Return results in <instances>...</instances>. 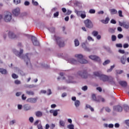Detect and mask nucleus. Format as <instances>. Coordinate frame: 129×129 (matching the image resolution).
Listing matches in <instances>:
<instances>
[{
  "instance_id": "nucleus-1",
  "label": "nucleus",
  "mask_w": 129,
  "mask_h": 129,
  "mask_svg": "<svg viewBox=\"0 0 129 129\" xmlns=\"http://www.w3.org/2000/svg\"><path fill=\"white\" fill-rule=\"evenodd\" d=\"M13 52L15 54H16L17 57H20V58L24 59V62H25L26 65H28V63H30V54L27 53L25 55L23 54V50L21 49L20 52H19L18 51H17L16 49H13Z\"/></svg>"
},
{
  "instance_id": "nucleus-2",
  "label": "nucleus",
  "mask_w": 129,
  "mask_h": 129,
  "mask_svg": "<svg viewBox=\"0 0 129 129\" xmlns=\"http://www.w3.org/2000/svg\"><path fill=\"white\" fill-rule=\"evenodd\" d=\"M75 57L78 58V60H75L74 58H71L69 60V62L72 64L77 65L80 62L81 64H86L88 63V60L84 59V56L82 54H76Z\"/></svg>"
},
{
  "instance_id": "nucleus-3",
  "label": "nucleus",
  "mask_w": 129,
  "mask_h": 129,
  "mask_svg": "<svg viewBox=\"0 0 129 129\" xmlns=\"http://www.w3.org/2000/svg\"><path fill=\"white\" fill-rule=\"evenodd\" d=\"M94 76H97L99 78L100 80L103 81V82H107L109 81V79L110 77H108L105 75H102L100 73L98 72H95L94 73Z\"/></svg>"
},
{
  "instance_id": "nucleus-4",
  "label": "nucleus",
  "mask_w": 129,
  "mask_h": 129,
  "mask_svg": "<svg viewBox=\"0 0 129 129\" xmlns=\"http://www.w3.org/2000/svg\"><path fill=\"white\" fill-rule=\"evenodd\" d=\"M54 38L55 39L57 45H58L59 47H64V41H62L61 38L58 36H56V35H54Z\"/></svg>"
},
{
  "instance_id": "nucleus-5",
  "label": "nucleus",
  "mask_w": 129,
  "mask_h": 129,
  "mask_svg": "<svg viewBox=\"0 0 129 129\" xmlns=\"http://www.w3.org/2000/svg\"><path fill=\"white\" fill-rule=\"evenodd\" d=\"M12 18V14L11 13V12H7L4 17L5 22L7 23L10 22L11 21Z\"/></svg>"
},
{
  "instance_id": "nucleus-6",
  "label": "nucleus",
  "mask_w": 129,
  "mask_h": 129,
  "mask_svg": "<svg viewBox=\"0 0 129 129\" xmlns=\"http://www.w3.org/2000/svg\"><path fill=\"white\" fill-rule=\"evenodd\" d=\"M84 24L85 25V26L87 28H93V25L92 22L89 20V19H86L84 21Z\"/></svg>"
},
{
  "instance_id": "nucleus-7",
  "label": "nucleus",
  "mask_w": 129,
  "mask_h": 129,
  "mask_svg": "<svg viewBox=\"0 0 129 129\" xmlns=\"http://www.w3.org/2000/svg\"><path fill=\"white\" fill-rule=\"evenodd\" d=\"M78 75L83 79H87L88 78V73H87V71H83V72L81 71H78Z\"/></svg>"
},
{
  "instance_id": "nucleus-8",
  "label": "nucleus",
  "mask_w": 129,
  "mask_h": 129,
  "mask_svg": "<svg viewBox=\"0 0 129 129\" xmlns=\"http://www.w3.org/2000/svg\"><path fill=\"white\" fill-rule=\"evenodd\" d=\"M31 41H32L33 45L38 46L40 45L39 42L38 41L37 39L34 36H31Z\"/></svg>"
},
{
  "instance_id": "nucleus-9",
  "label": "nucleus",
  "mask_w": 129,
  "mask_h": 129,
  "mask_svg": "<svg viewBox=\"0 0 129 129\" xmlns=\"http://www.w3.org/2000/svg\"><path fill=\"white\" fill-rule=\"evenodd\" d=\"M89 58L92 60L96 61L99 63H100L101 59L99 56H96L95 55H91L89 56Z\"/></svg>"
},
{
  "instance_id": "nucleus-10",
  "label": "nucleus",
  "mask_w": 129,
  "mask_h": 129,
  "mask_svg": "<svg viewBox=\"0 0 129 129\" xmlns=\"http://www.w3.org/2000/svg\"><path fill=\"white\" fill-rule=\"evenodd\" d=\"M12 14L14 16L17 17L20 14V9L19 8H17L12 10Z\"/></svg>"
},
{
  "instance_id": "nucleus-11",
  "label": "nucleus",
  "mask_w": 129,
  "mask_h": 129,
  "mask_svg": "<svg viewBox=\"0 0 129 129\" xmlns=\"http://www.w3.org/2000/svg\"><path fill=\"white\" fill-rule=\"evenodd\" d=\"M119 26L123 27H124V28H125L126 29H128L129 28V23L128 22H121L120 21H119Z\"/></svg>"
},
{
  "instance_id": "nucleus-12",
  "label": "nucleus",
  "mask_w": 129,
  "mask_h": 129,
  "mask_svg": "<svg viewBox=\"0 0 129 129\" xmlns=\"http://www.w3.org/2000/svg\"><path fill=\"white\" fill-rule=\"evenodd\" d=\"M37 99H38L37 97L30 98L27 99L26 101H27L28 103H36Z\"/></svg>"
},
{
  "instance_id": "nucleus-13",
  "label": "nucleus",
  "mask_w": 129,
  "mask_h": 129,
  "mask_svg": "<svg viewBox=\"0 0 129 129\" xmlns=\"http://www.w3.org/2000/svg\"><path fill=\"white\" fill-rule=\"evenodd\" d=\"M113 110L119 112H121L123 110V108L121 106H113Z\"/></svg>"
},
{
  "instance_id": "nucleus-14",
  "label": "nucleus",
  "mask_w": 129,
  "mask_h": 129,
  "mask_svg": "<svg viewBox=\"0 0 129 129\" xmlns=\"http://www.w3.org/2000/svg\"><path fill=\"white\" fill-rule=\"evenodd\" d=\"M9 37L10 39H16L18 38V36L15 34L13 32H9Z\"/></svg>"
},
{
  "instance_id": "nucleus-15",
  "label": "nucleus",
  "mask_w": 129,
  "mask_h": 129,
  "mask_svg": "<svg viewBox=\"0 0 129 129\" xmlns=\"http://www.w3.org/2000/svg\"><path fill=\"white\" fill-rule=\"evenodd\" d=\"M92 100H93L94 102H100V100H99V99L98 98V96L96 97V95L95 94H93L92 95Z\"/></svg>"
},
{
  "instance_id": "nucleus-16",
  "label": "nucleus",
  "mask_w": 129,
  "mask_h": 129,
  "mask_svg": "<svg viewBox=\"0 0 129 129\" xmlns=\"http://www.w3.org/2000/svg\"><path fill=\"white\" fill-rule=\"evenodd\" d=\"M107 82L111 83V84H112V85H115V83L114 81V79L112 77H109Z\"/></svg>"
},
{
  "instance_id": "nucleus-17",
  "label": "nucleus",
  "mask_w": 129,
  "mask_h": 129,
  "mask_svg": "<svg viewBox=\"0 0 129 129\" xmlns=\"http://www.w3.org/2000/svg\"><path fill=\"white\" fill-rule=\"evenodd\" d=\"M119 84L122 87H126L127 86V83L125 81H120Z\"/></svg>"
},
{
  "instance_id": "nucleus-18",
  "label": "nucleus",
  "mask_w": 129,
  "mask_h": 129,
  "mask_svg": "<svg viewBox=\"0 0 129 129\" xmlns=\"http://www.w3.org/2000/svg\"><path fill=\"white\" fill-rule=\"evenodd\" d=\"M126 57L123 55L120 57V62L122 63V64H125V61H126Z\"/></svg>"
},
{
  "instance_id": "nucleus-19",
  "label": "nucleus",
  "mask_w": 129,
  "mask_h": 129,
  "mask_svg": "<svg viewBox=\"0 0 129 129\" xmlns=\"http://www.w3.org/2000/svg\"><path fill=\"white\" fill-rule=\"evenodd\" d=\"M110 19L109 18H106L105 20H102L101 21V23L104 24H107L109 23Z\"/></svg>"
},
{
  "instance_id": "nucleus-20",
  "label": "nucleus",
  "mask_w": 129,
  "mask_h": 129,
  "mask_svg": "<svg viewBox=\"0 0 129 129\" xmlns=\"http://www.w3.org/2000/svg\"><path fill=\"white\" fill-rule=\"evenodd\" d=\"M24 110L28 111L31 109V107L29 104H25L24 105Z\"/></svg>"
},
{
  "instance_id": "nucleus-21",
  "label": "nucleus",
  "mask_w": 129,
  "mask_h": 129,
  "mask_svg": "<svg viewBox=\"0 0 129 129\" xmlns=\"http://www.w3.org/2000/svg\"><path fill=\"white\" fill-rule=\"evenodd\" d=\"M24 87H25L26 88L32 89L35 87V86L34 85L26 84L25 85V86H24Z\"/></svg>"
},
{
  "instance_id": "nucleus-22",
  "label": "nucleus",
  "mask_w": 129,
  "mask_h": 129,
  "mask_svg": "<svg viewBox=\"0 0 129 129\" xmlns=\"http://www.w3.org/2000/svg\"><path fill=\"white\" fill-rule=\"evenodd\" d=\"M111 15H115L117 13V11L114 9H112L110 10Z\"/></svg>"
},
{
  "instance_id": "nucleus-23",
  "label": "nucleus",
  "mask_w": 129,
  "mask_h": 129,
  "mask_svg": "<svg viewBox=\"0 0 129 129\" xmlns=\"http://www.w3.org/2000/svg\"><path fill=\"white\" fill-rule=\"evenodd\" d=\"M26 94H28V95L31 96H34V91H26Z\"/></svg>"
},
{
  "instance_id": "nucleus-24",
  "label": "nucleus",
  "mask_w": 129,
  "mask_h": 129,
  "mask_svg": "<svg viewBox=\"0 0 129 129\" xmlns=\"http://www.w3.org/2000/svg\"><path fill=\"white\" fill-rule=\"evenodd\" d=\"M42 115V113L41 111H37L36 112V116L38 117H41Z\"/></svg>"
},
{
  "instance_id": "nucleus-25",
  "label": "nucleus",
  "mask_w": 129,
  "mask_h": 129,
  "mask_svg": "<svg viewBox=\"0 0 129 129\" xmlns=\"http://www.w3.org/2000/svg\"><path fill=\"white\" fill-rule=\"evenodd\" d=\"M58 111H60L59 109L54 110V112L52 113L53 116H57L58 115Z\"/></svg>"
},
{
  "instance_id": "nucleus-26",
  "label": "nucleus",
  "mask_w": 129,
  "mask_h": 129,
  "mask_svg": "<svg viewBox=\"0 0 129 129\" xmlns=\"http://www.w3.org/2000/svg\"><path fill=\"white\" fill-rule=\"evenodd\" d=\"M75 45L76 47L79 46V45H80V42L79 41V40L77 39H75Z\"/></svg>"
},
{
  "instance_id": "nucleus-27",
  "label": "nucleus",
  "mask_w": 129,
  "mask_h": 129,
  "mask_svg": "<svg viewBox=\"0 0 129 129\" xmlns=\"http://www.w3.org/2000/svg\"><path fill=\"white\" fill-rule=\"evenodd\" d=\"M115 30H116V28H109L108 32L111 34H114L115 32Z\"/></svg>"
},
{
  "instance_id": "nucleus-28",
  "label": "nucleus",
  "mask_w": 129,
  "mask_h": 129,
  "mask_svg": "<svg viewBox=\"0 0 129 129\" xmlns=\"http://www.w3.org/2000/svg\"><path fill=\"white\" fill-rule=\"evenodd\" d=\"M0 73H2V74H7V72L6 69H3L0 68Z\"/></svg>"
},
{
  "instance_id": "nucleus-29",
  "label": "nucleus",
  "mask_w": 129,
  "mask_h": 129,
  "mask_svg": "<svg viewBox=\"0 0 129 129\" xmlns=\"http://www.w3.org/2000/svg\"><path fill=\"white\" fill-rule=\"evenodd\" d=\"M81 104V102L79 100H77L75 101V105L76 107H78L79 105Z\"/></svg>"
},
{
  "instance_id": "nucleus-30",
  "label": "nucleus",
  "mask_w": 129,
  "mask_h": 129,
  "mask_svg": "<svg viewBox=\"0 0 129 129\" xmlns=\"http://www.w3.org/2000/svg\"><path fill=\"white\" fill-rule=\"evenodd\" d=\"M98 98H99V102L101 101L102 102H104L105 101V99L102 98L100 96H98Z\"/></svg>"
},
{
  "instance_id": "nucleus-31",
  "label": "nucleus",
  "mask_w": 129,
  "mask_h": 129,
  "mask_svg": "<svg viewBox=\"0 0 129 129\" xmlns=\"http://www.w3.org/2000/svg\"><path fill=\"white\" fill-rule=\"evenodd\" d=\"M92 35H93L94 36L96 37L97 36H98V32L96 31H93V32H92Z\"/></svg>"
},
{
  "instance_id": "nucleus-32",
  "label": "nucleus",
  "mask_w": 129,
  "mask_h": 129,
  "mask_svg": "<svg viewBox=\"0 0 129 129\" xmlns=\"http://www.w3.org/2000/svg\"><path fill=\"white\" fill-rule=\"evenodd\" d=\"M110 63V60H106L105 61H104V62L103 63V66H106L108 64H109Z\"/></svg>"
},
{
  "instance_id": "nucleus-33",
  "label": "nucleus",
  "mask_w": 129,
  "mask_h": 129,
  "mask_svg": "<svg viewBox=\"0 0 129 129\" xmlns=\"http://www.w3.org/2000/svg\"><path fill=\"white\" fill-rule=\"evenodd\" d=\"M59 125H60L61 126H64L65 125L64 121L62 120L59 121Z\"/></svg>"
},
{
  "instance_id": "nucleus-34",
  "label": "nucleus",
  "mask_w": 129,
  "mask_h": 129,
  "mask_svg": "<svg viewBox=\"0 0 129 129\" xmlns=\"http://www.w3.org/2000/svg\"><path fill=\"white\" fill-rule=\"evenodd\" d=\"M21 3V0H14V3L15 5H18Z\"/></svg>"
},
{
  "instance_id": "nucleus-35",
  "label": "nucleus",
  "mask_w": 129,
  "mask_h": 129,
  "mask_svg": "<svg viewBox=\"0 0 129 129\" xmlns=\"http://www.w3.org/2000/svg\"><path fill=\"white\" fill-rule=\"evenodd\" d=\"M49 30L50 32H51V33H54L55 32V28L54 27H51L49 29Z\"/></svg>"
},
{
  "instance_id": "nucleus-36",
  "label": "nucleus",
  "mask_w": 129,
  "mask_h": 129,
  "mask_svg": "<svg viewBox=\"0 0 129 129\" xmlns=\"http://www.w3.org/2000/svg\"><path fill=\"white\" fill-rule=\"evenodd\" d=\"M124 109L125 111H127L129 110V106L126 105H124Z\"/></svg>"
},
{
  "instance_id": "nucleus-37",
  "label": "nucleus",
  "mask_w": 129,
  "mask_h": 129,
  "mask_svg": "<svg viewBox=\"0 0 129 129\" xmlns=\"http://www.w3.org/2000/svg\"><path fill=\"white\" fill-rule=\"evenodd\" d=\"M74 80V78L73 77H69V82L71 83H73L74 82L72 80Z\"/></svg>"
},
{
  "instance_id": "nucleus-38",
  "label": "nucleus",
  "mask_w": 129,
  "mask_h": 129,
  "mask_svg": "<svg viewBox=\"0 0 129 129\" xmlns=\"http://www.w3.org/2000/svg\"><path fill=\"white\" fill-rule=\"evenodd\" d=\"M95 12L96 11L94 9H91L89 11V14H95Z\"/></svg>"
},
{
  "instance_id": "nucleus-39",
  "label": "nucleus",
  "mask_w": 129,
  "mask_h": 129,
  "mask_svg": "<svg viewBox=\"0 0 129 129\" xmlns=\"http://www.w3.org/2000/svg\"><path fill=\"white\" fill-rule=\"evenodd\" d=\"M12 78H14V79L18 78V75H16L15 74H12Z\"/></svg>"
},
{
  "instance_id": "nucleus-40",
  "label": "nucleus",
  "mask_w": 129,
  "mask_h": 129,
  "mask_svg": "<svg viewBox=\"0 0 129 129\" xmlns=\"http://www.w3.org/2000/svg\"><path fill=\"white\" fill-rule=\"evenodd\" d=\"M14 83L16 85H20L21 83V81L20 80H15V82Z\"/></svg>"
},
{
  "instance_id": "nucleus-41",
  "label": "nucleus",
  "mask_w": 129,
  "mask_h": 129,
  "mask_svg": "<svg viewBox=\"0 0 129 129\" xmlns=\"http://www.w3.org/2000/svg\"><path fill=\"white\" fill-rule=\"evenodd\" d=\"M111 39H112V41H115L116 40V36L113 35H112Z\"/></svg>"
},
{
  "instance_id": "nucleus-42",
  "label": "nucleus",
  "mask_w": 129,
  "mask_h": 129,
  "mask_svg": "<svg viewBox=\"0 0 129 129\" xmlns=\"http://www.w3.org/2000/svg\"><path fill=\"white\" fill-rule=\"evenodd\" d=\"M59 15V12H56V13H55L53 14V17H54V18H56V17H58Z\"/></svg>"
},
{
  "instance_id": "nucleus-43",
  "label": "nucleus",
  "mask_w": 129,
  "mask_h": 129,
  "mask_svg": "<svg viewBox=\"0 0 129 129\" xmlns=\"http://www.w3.org/2000/svg\"><path fill=\"white\" fill-rule=\"evenodd\" d=\"M115 46L118 48H122V47L121 43H117L116 44Z\"/></svg>"
},
{
  "instance_id": "nucleus-44",
  "label": "nucleus",
  "mask_w": 129,
  "mask_h": 129,
  "mask_svg": "<svg viewBox=\"0 0 129 129\" xmlns=\"http://www.w3.org/2000/svg\"><path fill=\"white\" fill-rule=\"evenodd\" d=\"M68 127L70 129H74V124H70L68 126Z\"/></svg>"
},
{
  "instance_id": "nucleus-45",
  "label": "nucleus",
  "mask_w": 129,
  "mask_h": 129,
  "mask_svg": "<svg viewBox=\"0 0 129 129\" xmlns=\"http://www.w3.org/2000/svg\"><path fill=\"white\" fill-rule=\"evenodd\" d=\"M32 4L35 6L39 5V4L37 2H35L34 0H32Z\"/></svg>"
},
{
  "instance_id": "nucleus-46",
  "label": "nucleus",
  "mask_w": 129,
  "mask_h": 129,
  "mask_svg": "<svg viewBox=\"0 0 129 129\" xmlns=\"http://www.w3.org/2000/svg\"><path fill=\"white\" fill-rule=\"evenodd\" d=\"M80 17L81 18H82V19H85L86 17L85 12H84V14H81Z\"/></svg>"
},
{
  "instance_id": "nucleus-47",
  "label": "nucleus",
  "mask_w": 129,
  "mask_h": 129,
  "mask_svg": "<svg viewBox=\"0 0 129 129\" xmlns=\"http://www.w3.org/2000/svg\"><path fill=\"white\" fill-rule=\"evenodd\" d=\"M29 121H30V122L31 123L34 122V118L33 117H30L29 118Z\"/></svg>"
},
{
  "instance_id": "nucleus-48",
  "label": "nucleus",
  "mask_w": 129,
  "mask_h": 129,
  "mask_svg": "<svg viewBox=\"0 0 129 129\" xmlns=\"http://www.w3.org/2000/svg\"><path fill=\"white\" fill-rule=\"evenodd\" d=\"M114 66H111L110 67V69H108V70H107V72H111L112 71V69H114Z\"/></svg>"
},
{
  "instance_id": "nucleus-49",
  "label": "nucleus",
  "mask_w": 129,
  "mask_h": 129,
  "mask_svg": "<svg viewBox=\"0 0 129 129\" xmlns=\"http://www.w3.org/2000/svg\"><path fill=\"white\" fill-rule=\"evenodd\" d=\"M123 35H122L121 34H118V35H117V38L119 39H121V38H123Z\"/></svg>"
},
{
  "instance_id": "nucleus-50",
  "label": "nucleus",
  "mask_w": 129,
  "mask_h": 129,
  "mask_svg": "<svg viewBox=\"0 0 129 129\" xmlns=\"http://www.w3.org/2000/svg\"><path fill=\"white\" fill-rule=\"evenodd\" d=\"M129 47L128 43H124V45H123V47L124 48H127Z\"/></svg>"
},
{
  "instance_id": "nucleus-51",
  "label": "nucleus",
  "mask_w": 129,
  "mask_h": 129,
  "mask_svg": "<svg viewBox=\"0 0 129 129\" xmlns=\"http://www.w3.org/2000/svg\"><path fill=\"white\" fill-rule=\"evenodd\" d=\"M118 14H119V16L120 17H123V15L122 14V11L121 10L118 11Z\"/></svg>"
},
{
  "instance_id": "nucleus-52",
  "label": "nucleus",
  "mask_w": 129,
  "mask_h": 129,
  "mask_svg": "<svg viewBox=\"0 0 129 129\" xmlns=\"http://www.w3.org/2000/svg\"><path fill=\"white\" fill-rule=\"evenodd\" d=\"M82 89L83 91H86L88 90V86H84V87H82Z\"/></svg>"
},
{
  "instance_id": "nucleus-53",
  "label": "nucleus",
  "mask_w": 129,
  "mask_h": 129,
  "mask_svg": "<svg viewBox=\"0 0 129 129\" xmlns=\"http://www.w3.org/2000/svg\"><path fill=\"white\" fill-rule=\"evenodd\" d=\"M110 23L113 24H116V21H115L114 19H112L110 21Z\"/></svg>"
},
{
  "instance_id": "nucleus-54",
  "label": "nucleus",
  "mask_w": 129,
  "mask_h": 129,
  "mask_svg": "<svg viewBox=\"0 0 129 129\" xmlns=\"http://www.w3.org/2000/svg\"><path fill=\"white\" fill-rule=\"evenodd\" d=\"M55 127V124H54L53 123H52L51 126H50V129H54V128Z\"/></svg>"
},
{
  "instance_id": "nucleus-55",
  "label": "nucleus",
  "mask_w": 129,
  "mask_h": 129,
  "mask_svg": "<svg viewBox=\"0 0 129 129\" xmlns=\"http://www.w3.org/2000/svg\"><path fill=\"white\" fill-rule=\"evenodd\" d=\"M118 52H119L120 54H124V50L119 49V50H118Z\"/></svg>"
},
{
  "instance_id": "nucleus-56",
  "label": "nucleus",
  "mask_w": 129,
  "mask_h": 129,
  "mask_svg": "<svg viewBox=\"0 0 129 129\" xmlns=\"http://www.w3.org/2000/svg\"><path fill=\"white\" fill-rule=\"evenodd\" d=\"M27 99V97L25 96V94L22 95V99L23 100H25Z\"/></svg>"
},
{
  "instance_id": "nucleus-57",
  "label": "nucleus",
  "mask_w": 129,
  "mask_h": 129,
  "mask_svg": "<svg viewBox=\"0 0 129 129\" xmlns=\"http://www.w3.org/2000/svg\"><path fill=\"white\" fill-rule=\"evenodd\" d=\"M105 111L108 113H109L111 111V110L110 109V108L109 107H106L105 108Z\"/></svg>"
},
{
  "instance_id": "nucleus-58",
  "label": "nucleus",
  "mask_w": 129,
  "mask_h": 129,
  "mask_svg": "<svg viewBox=\"0 0 129 129\" xmlns=\"http://www.w3.org/2000/svg\"><path fill=\"white\" fill-rule=\"evenodd\" d=\"M72 14V11L70 10H68V12H67V15H71Z\"/></svg>"
},
{
  "instance_id": "nucleus-59",
  "label": "nucleus",
  "mask_w": 129,
  "mask_h": 129,
  "mask_svg": "<svg viewBox=\"0 0 129 129\" xmlns=\"http://www.w3.org/2000/svg\"><path fill=\"white\" fill-rule=\"evenodd\" d=\"M61 11L63 12V13H66L67 12V9L64 8H61Z\"/></svg>"
},
{
  "instance_id": "nucleus-60",
  "label": "nucleus",
  "mask_w": 129,
  "mask_h": 129,
  "mask_svg": "<svg viewBox=\"0 0 129 129\" xmlns=\"http://www.w3.org/2000/svg\"><path fill=\"white\" fill-rule=\"evenodd\" d=\"M96 90L99 91V92H101L102 91V88L100 87L96 88Z\"/></svg>"
},
{
  "instance_id": "nucleus-61",
  "label": "nucleus",
  "mask_w": 129,
  "mask_h": 129,
  "mask_svg": "<svg viewBox=\"0 0 129 129\" xmlns=\"http://www.w3.org/2000/svg\"><path fill=\"white\" fill-rule=\"evenodd\" d=\"M16 122L15 120H13L10 122V125H13Z\"/></svg>"
},
{
  "instance_id": "nucleus-62",
  "label": "nucleus",
  "mask_w": 129,
  "mask_h": 129,
  "mask_svg": "<svg viewBox=\"0 0 129 129\" xmlns=\"http://www.w3.org/2000/svg\"><path fill=\"white\" fill-rule=\"evenodd\" d=\"M51 94V91L50 89L47 90V95H50Z\"/></svg>"
},
{
  "instance_id": "nucleus-63",
  "label": "nucleus",
  "mask_w": 129,
  "mask_h": 129,
  "mask_svg": "<svg viewBox=\"0 0 129 129\" xmlns=\"http://www.w3.org/2000/svg\"><path fill=\"white\" fill-rule=\"evenodd\" d=\"M113 127H114V124H108L109 128H113Z\"/></svg>"
},
{
  "instance_id": "nucleus-64",
  "label": "nucleus",
  "mask_w": 129,
  "mask_h": 129,
  "mask_svg": "<svg viewBox=\"0 0 129 129\" xmlns=\"http://www.w3.org/2000/svg\"><path fill=\"white\" fill-rule=\"evenodd\" d=\"M37 127H38V129H43V128H42V125H41V124L38 125Z\"/></svg>"
}]
</instances>
